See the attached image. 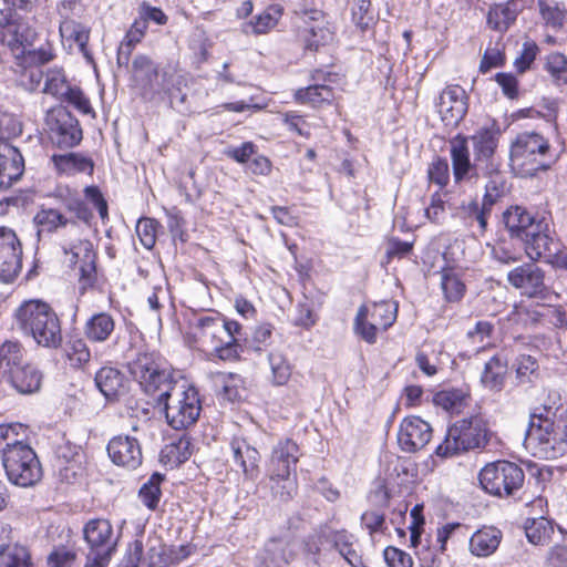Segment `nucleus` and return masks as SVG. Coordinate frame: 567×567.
Masks as SVG:
<instances>
[{
	"label": "nucleus",
	"mask_w": 567,
	"mask_h": 567,
	"mask_svg": "<svg viewBox=\"0 0 567 567\" xmlns=\"http://www.w3.org/2000/svg\"><path fill=\"white\" fill-rule=\"evenodd\" d=\"M493 432L488 422L480 415H471L452 423L442 443L435 449L440 457H451L470 451H483Z\"/></svg>",
	"instance_id": "7"
},
{
	"label": "nucleus",
	"mask_w": 567,
	"mask_h": 567,
	"mask_svg": "<svg viewBox=\"0 0 567 567\" xmlns=\"http://www.w3.org/2000/svg\"><path fill=\"white\" fill-rule=\"evenodd\" d=\"M516 16L511 2L493 4L487 12V24L491 29L503 32L514 23Z\"/></svg>",
	"instance_id": "47"
},
{
	"label": "nucleus",
	"mask_w": 567,
	"mask_h": 567,
	"mask_svg": "<svg viewBox=\"0 0 567 567\" xmlns=\"http://www.w3.org/2000/svg\"><path fill=\"white\" fill-rule=\"evenodd\" d=\"M106 451L114 465L130 471L136 470L143 462L142 446L134 436H113L106 445Z\"/></svg>",
	"instance_id": "19"
},
{
	"label": "nucleus",
	"mask_w": 567,
	"mask_h": 567,
	"mask_svg": "<svg viewBox=\"0 0 567 567\" xmlns=\"http://www.w3.org/2000/svg\"><path fill=\"white\" fill-rule=\"evenodd\" d=\"M103 280L104 276L97 268V261L91 262L78 271L79 293L84 296L87 291L96 289Z\"/></svg>",
	"instance_id": "57"
},
{
	"label": "nucleus",
	"mask_w": 567,
	"mask_h": 567,
	"mask_svg": "<svg viewBox=\"0 0 567 567\" xmlns=\"http://www.w3.org/2000/svg\"><path fill=\"white\" fill-rule=\"evenodd\" d=\"M491 213L492 209L485 203H480L477 198L471 199L468 203H462L457 210L464 224L468 227L476 225L482 235L487 230Z\"/></svg>",
	"instance_id": "41"
},
{
	"label": "nucleus",
	"mask_w": 567,
	"mask_h": 567,
	"mask_svg": "<svg viewBox=\"0 0 567 567\" xmlns=\"http://www.w3.org/2000/svg\"><path fill=\"white\" fill-rule=\"evenodd\" d=\"M465 90L458 84H449L440 95L439 113L445 126L455 127L465 117L468 104Z\"/></svg>",
	"instance_id": "20"
},
{
	"label": "nucleus",
	"mask_w": 567,
	"mask_h": 567,
	"mask_svg": "<svg viewBox=\"0 0 567 567\" xmlns=\"http://www.w3.org/2000/svg\"><path fill=\"white\" fill-rule=\"evenodd\" d=\"M185 340L190 348L210 351L220 361L238 362L245 351L246 338L240 322L209 309L193 315Z\"/></svg>",
	"instance_id": "1"
},
{
	"label": "nucleus",
	"mask_w": 567,
	"mask_h": 567,
	"mask_svg": "<svg viewBox=\"0 0 567 567\" xmlns=\"http://www.w3.org/2000/svg\"><path fill=\"white\" fill-rule=\"evenodd\" d=\"M132 69L138 81L141 97L145 102L157 101L162 97V92L155 90L153 83L159 76V66L150 56L138 54L134 58Z\"/></svg>",
	"instance_id": "22"
},
{
	"label": "nucleus",
	"mask_w": 567,
	"mask_h": 567,
	"mask_svg": "<svg viewBox=\"0 0 567 567\" xmlns=\"http://www.w3.org/2000/svg\"><path fill=\"white\" fill-rule=\"evenodd\" d=\"M333 547L352 567H365L363 556L358 548L357 539L346 529L332 534Z\"/></svg>",
	"instance_id": "42"
},
{
	"label": "nucleus",
	"mask_w": 567,
	"mask_h": 567,
	"mask_svg": "<svg viewBox=\"0 0 567 567\" xmlns=\"http://www.w3.org/2000/svg\"><path fill=\"white\" fill-rule=\"evenodd\" d=\"M28 353L22 342L19 340H8L2 343V374L9 373V370L21 368L28 362Z\"/></svg>",
	"instance_id": "46"
},
{
	"label": "nucleus",
	"mask_w": 567,
	"mask_h": 567,
	"mask_svg": "<svg viewBox=\"0 0 567 567\" xmlns=\"http://www.w3.org/2000/svg\"><path fill=\"white\" fill-rule=\"evenodd\" d=\"M38 39L37 30L18 12L9 11L2 23V44L6 43L13 59Z\"/></svg>",
	"instance_id": "17"
},
{
	"label": "nucleus",
	"mask_w": 567,
	"mask_h": 567,
	"mask_svg": "<svg viewBox=\"0 0 567 567\" xmlns=\"http://www.w3.org/2000/svg\"><path fill=\"white\" fill-rule=\"evenodd\" d=\"M2 564L3 567H34L29 549L19 544L2 547Z\"/></svg>",
	"instance_id": "53"
},
{
	"label": "nucleus",
	"mask_w": 567,
	"mask_h": 567,
	"mask_svg": "<svg viewBox=\"0 0 567 567\" xmlns=\"http://www.w3.org/2000/svg\"><path fill=\"white\" fill-rule=\"evenodd\" d=\"M300 447L290 437L278 441L269 458V481L271 489L281 502L291 501L298 493L296 467L300 458Z\"/></svg>",
	"instance_id": "8"
},
{
	"label": "nucleus",
	"mask_w": 567,
	"mask_h": 567,
	"mask_svg": "<svg viewBox=\"0 0 567 567\" xmlns=\"http://www.w3.org/2000/svg\"><path fill=\"white\" fill-rule=\"evenodd\" d=\"M164 475L155 472L151 475L148 481L144 483L140 491H138V497L143 505L152 511H157L162 497V488L161 485L164 482Z\"/></svg>",
	"instance_id": "48"
},
{
	"label": "nucleus",
	"mask_w": 567,
	"mask_h": 567,
	"mask_svg": "<svg viewBox=\"0 0 567 567\" xmlns=\"http://www.w3.org/2000/svg\"><path fill=\"white\" fill-rule=\"evenodd\" d=\"M505 228L512 238L523 243L524 251L532 261L549 259L555 239L548 219L539 213H530L522 206H511L503 214Z\"/></svg>",
	"instance_id": "5"
},
{
	"label": "nucleus",
	"mask_w": 567,
	"mask_h": 567,
	"mask_svg": "<svg viewBox=\"0 0 567 567\" xmlns=\"http://www.w3.org/2000/svg\"><path fill=\"white\" fill-rule=\"evenodd\" d=\"M155 406H162L166 421L174 430H186L194 425L202 412V399L198 389L187 383H177L174 394L158 402Z\"/></svg>",
	"instance_id": "14"
},
{
	"label": "nucleus",
	"mask_w": 567,
	"mask_h": 567,
	"mask_svg": "<svg viewBox=\"0 0 567 567\" xmlns=\"http://www.w3.org/2000/svg\"><path fill=\"white\" fill-rule=\"evenodd\" d=\"M230 449L233 452V460L244 474V477L249 481H256L260 475V453L250 445L244 437H233L230 441Z\"/></svg>",
	"instance_id": "26"
},
{
	"label": "nucleus",
	"mask_w": 567,
	"mask_h": 567,
	"mask_svg": "<svg viewBox=\"0 0 567 567\" xmlns=\"http://www.w3.org/2000/svg\"><path fill=\"white\" fill-rule=\"evenodd\" d=\"M59 31L63 35L68 34V38L73 40L79 50L84 54L89 55L87 44L90 41V28L85 27L78 21H60Z\"/></svg>",
	"instance_id": "52"
},
{
	"label": "nucleus",
	"mask_w": 567,
	"mask_h": 567,
	"mask_svg": "<svg viewBox=\"0 0 567 567\" xmlns=\"http://www.w3.org/2000/svg\"><path fill=\"white\" fill-rule=\"evenodd\" d=\"M415 241L402 240L399 237H390L386 240L385 260L391 262L394 259L409 257L414 249Z\"/></svg>",
	"instance_id": "63"
},
{
	"label": "nucleus",
	"mask_w": 567,
	"mask_h": 567,
	"mask_svg": "<svg viewBox=\"0 0 567 567\" xmlns=\"http://www.w3.org/2000/svg\"><path fill=\"white\" fill-rule=\"evenodd\" d=\"M2 467L10 483L32 487L43 476L40 460L29 444H7L2 449Z\"/></svg>",
	"instance_id": "13"
},
{
	"label": "nucleus",
	"mask_w": 567,
	"mask_h": 567,
	"mask_svg": "<svg viewBox=\"0 0 567 567\" xmlns=\"http://www.w3.org/2000/svg\"><path fill=\"white\" fill-rule=\"evenodd\" d=\"M557 392H548L529 413L525 444L539 458H557L567 452V408Z\"/></svg>",
	"instance_id": "2"
},
{
	"label": "nucleus",
	"mask_w": 567,
	"mask_h": 567,
	"mask_svg": "<svg viewBox=\"0 0 567 567\" xmlns=\"http://www.w3.org/2000/svg\"><path fill=\"white\" fill-rule=\"evenodd\" d=\"M508 192L506 178L499 174H493L489 176L485 185V193L482 202L485 203L491 209L499 202Z\"/></svg>",
	"instance_id": "54"
},
{
	"label": "nucleus",
	"mask_w": 567,
	"mask_h": 567,
	"mask_svg": "<svg viewBox=\"0 0 567 567\" xmlns=\"http://www.w3.org/2000/svg\"><path fill=\"white\" fill-rule=\"evenodd\" d=\"M147 24L144 20H142L140 17H137L132 24L130 25L128 30L126 31L123 40L120 43L118 50H117V63L118 64H125L127 65L131 56L133 54V51L135 50L136 45L140 44L143 39L145 38L147 33Z\"/></svg>",
	"instance_id": "40"
},
{
	"label": "nucleus",
	"mask_w": 567,
	"mask_h": 567,
	"mask_svg": "<svg viewBox=\"0 0 567 567\" xmlns=\"http://www.w3.org/2000/svg\"><path fill=\"white\" fill-rule=\"evenodd\" d=\"M545 306L540 303H516L507 316L509 324L518 331H527L539 326L544 318Z\"/></svg>",
	"instance_id": "30"
},
{
	"label": "nucleus",
	"mask_w": 567,
	"mask_h": 567,
	"mask_svg": "<svg viewBox=\"0 0 567 567\" xmlns=\"http://www.w3.org/2000/svg\"><path fill=\"white\" fill-rule=\"evenodd\" d=\"M431 425L417 415H409L400 422L398 443L406 453H415L424 449L432 439Z\"/></svg>",
	"instance_id": "18"
},
{
	"label": "nucleus",
	"mask_w": 567,
	"mask_h": 567,
	"mask_svg": "<svg viewBox=\"0 0 567 567\" xmlns=\"http://www.w3.org/2000/svg\"><path fill=\"white\" fill-rule=\"evenodd\" d=\"M554 163L551 145L544 135L534 131L516 134L509 146V166L519 177H533L548 171Z\"/></svg>",
	"instance_id": "6"
},
{
	"label": "nucleus",
	"mask_w": 567,
	"mask_h": 567,
	"mask_svg": "<svg viewBox=\"0 0 567 567\" xmlns=\"http://www.w3.org/2000/svg\"><path fill=\"white\" fill-rule=\"evenodd\" d=\"M440 288L444 300L450 303L460 302L466 293V285L454 266H444L439 271Z\"/></svg>",
	"instance_id": "36"
},
{
	"label": "nucleus",
	"mask_w": 567,
	"mask_h": 567,
	"mask_svg": "<svg viewBox=\"0 0 567 567\" xmlns=\"http://www.w3.org/2000/svg\"><path fill=\"white\" fill-rule=\"evenodd\" d=\"M33 223L39 233H56L60 228H65L69 224H74L63 213L56 208H40L33 217Z\"/></svg>",
	"instance_id": "44"
},
{
	"label": "nucleus",
	"mask_w": 567,
	"mask_h": 567,
	"mask_svg": "<svg viewBox=\"0 0 567 567\" xmlns=\"http://www.w3.org/2000/svg\"><path fill=\"white\" fill-rule=\"evenodd\" d=\"M78 558L74 549L61 545L53 548L48 556L49 567H72Z\"/></svg>",
	"instance_id": "64"
},
{
	"label": "nucleus",
	"mask_w": 567,
	"mask_h": 567,
	"mask_svg": "<svg viewBox=\"0 0 567 567\" xmlns=\"http://www.w3.org/2000/svg\"><path fill=\"white\" fill-rule=\"evenodd\" d=\"M450 155L452 159L453 177L456 184L470 179L475 172V164L471 162L468 137L458 133L450 140Z\"/></svg>",
	"instance_id": "27"
},
{
	"label": "nucleus",
	"mask_w": 567,
	"mask_h": 567,
	"mask_svg": "<svg viewBox=\"0 0 567 567\" xmlns=\"http://www.w3.org/2000/svg\"><path fill=\"white\" fill-rule=\"evenodd\" d=\"M344 75L339 72L324 68H316L309 73L311 83L295 90L292 100L296 104L307 106L311 110L338 106L336 90L337 86L341 84Z\"/></svg>",
	"instance_id": "11"
},
{
	"label": "nucleus",
	"mask_w": 567,
	"mask_h": 567,
	"mask_svg": "<svg viewBox=\"0 0 567 567\" xmlns=\"http://www.w3.org/2000/svg\"><path fill=\"white\" fill-rule=\"evenodd\" d=\"M65 252L71 255L70 265L76 271L97 261L99 258L97 250L90 239L78 240Z\"/></svg>",
	"instance_id": "45"
},
{
	"label": "nucleus",
	"mask_w": 567,
	"mask_h": 567,
	"mask_svg": "<svg viewBox=\"0 0 567 567\" xmlns=\"http://www.w3.org/2000/svg\"><path fill=\"white\" fill-rule=\"evenodd\" d=\"M12 329L33 339L42 348L59 349L63 341V323L51 303L40 298L23 300L11 315Z\"/></svg>",
	"instance_id": "4"
},
{
	"label": "nucleus",
	"mask_w": 567,
	"mask_h": 567,
	"mask_svg": "<svg viewBox=\"0 0 567 567\" xmlns=\"http://www.w3.org/2000/svg\"><path fill=\"white\" fill-rule=\"evenodd\" d=\"M24 173V158L20 151L11 144L2 143V187H9L19 181Z\"/></svg>",
	"instance_id": "38"
},
{
	"label": "nucleus",
	"mask_w": 567,
	"mask_h": 567,
	"mask_svg": "<svg viewBox=\"0 0 567 567\" xmlns=\"http://www.w3.org/2000/svg\"><path fill=\"white\" fill-rule=\"evenodd\" d=\"M295 14L299 21L296 27V40L305 53H317L333 44L336 27L326 11L302 7Z\"/></svg>",
	"instance_id": "10"
},
{
	"label": "nucleus",
	"mask_w": 567,
	"mask_h": 567,
	"mask_svg": "<svg viewBox=\"0 0 567 567\" xmlns=\"http://www.w3.org/2000/svg\"><path fill=\"white\" fill-rule=\"evenodd\" d=\"M507 281L530 298L543 296L546 290L545 272L534 262H524L509 270Z\"/></svg>",
	"instance_id": "21"
},
{
	"label": "nucleus",
	"mask_w": 567,
	"mask_h": 567,
	"mask_svg": "<svg viewBox=\"0 0 567 567\" xmlns=\"http://www.w3.org/2000/svg\"><path fill=\"white\" fill-rule=\"evenodd\" d=\"M56 58L53 42L47 40L38 49H24L23 52L14 59V63L23 72L28 69L39 68L52 62Z\"/></svg>",
	"instance_id": "39"
},
{
	"label": "nucleus",
	"mask_w": 567,
	"mask_h": 567,
	"mask_svg": "<svg viewBox=\"0 0 567 567\" xmlns=\"http://www.w3.org/2000/svg\"><path fill=\"white\" fill-rule=\"evenodd\" d=\"M194 453L192 439L182 434L177 440L166 444L161 451V462L169 467H177L189 460Z\"/></svg>",
	"instance_id": "37"
},
{
	"label": "nucleus",
	"mask_w": 567,
	"mask_h": 567,
	"mask_svg": "<svg viewBox=\"0 0 567 567\" xmlns=\"http://www.w3.org/2000/svg\"><path fill=\"white\" fill-rule=\"evenodd\" d=\"M280 121L290 133L307 140L311 137L310 124L305 114L298 111H286L280 113Z\"/></svg>",
	"instance_id": "56"
},
{
	"label": "nucleus",
	"mask_w": 567,
	"mask_h": 567,
	"mask_svg": "<svg viewBox=\"0 0 567 567\" xmlns=\"http://www.w3.org/2000/svg\"><path fill=\"white\" fill-rule=\"evenodd\" d=\"M68 85L66 76L63 69L53 68L49 69L45 73V82L43 91L52 94L53 96H62L66 91Z\"/></svg>",
	"instance_id": "61"
},
{
	"label": "nucleus",
	"mask_w": 567,
	"mask_h": 567,
	"mask_svg": "<svg viewBox=\"0 0 567 567\" xmlns=\"http://www.w3.org/2000/svg\"><path fill=\"white\" fill-rule=\"evenodd\" d=\"M50 161L59 176H74L83 173L92 176L94 173L93 159L82 153L53 154Z\"/></svg>",
	"instance_id": "29"
},
{
	"label": "nucleus",
	"mask_w": 567,
	"mask_h": 567,
	"mask_svg": "<svg viewBox=\"0 0 567 567\" xmlns=\"http://www.w3.org/2000/svg\"><path fill=\"white\" fill-rule=\"evenodd\" d=\"M4 378L18 392L23 394L37 392L42 382V373L30 361L22 364L21 368L9 370Z\"/></svg>",
	"instance_id": "33"
},
{
	"label": "nucleus",
	"mask_w": 567,
	"mask_h": 567,
	"mask_svg": "<svg viewBox=\"0 0 567 567\" xmlns=\"http://www.w3.org/2000/svg\"><path fill=\"white\" fill-rule=\"evenodd\" d=\"M361 527L367 530L369 536L383 535L386 529V520L384 511L367 509L360 517Z\"/></svg>",
	"instance_id": "58"
},
{
	"label": "nucleus",
	"mask_w": 567,
	"mask_h": 567,
	"mask_svg": "<svg viewBox=\"0 0 567 567\" xmlns=\"http://www.w3.org/2000/svg\"><path fill=\"white\" fill-rule=\"evenodd\" d=\"M99 391L109 401H118L128 392V380L125 374L113 365L101 367L94 375Z\"/></svg>",
	"instance_id": "24"
},
{
	"label": "nucleus",
	"mask_w": 567,
	"mask_h": 567,
	"mask_svg": "<svg viewBox=\"0 0 567 567\" xmlns=\"http://www.w3.org/2000/svg\"><path fill=\"white\" fill-rule=\"evenodd\" d=\"M213 45L214 43L210 40L207 31L203 27H196L189 39L188 48L197 63H204L208 61L210 56L209 51Z\"/></svg>",
	"instance_id": "51"
},
{
	"label": "nucleus",
	"mask_w": 567,
	"mask_h": 567,
	"mask_svg": "<svg viewBox=\"0 0 567 567\" xmlns=\"http://www.w3.org/2000/svg\"><path fill=\"white\" fill-rule=\"evenodd\" d=\"M22 269V247L11 229L2 227V282L11 284Z\"/></svg>",
	"instance_id": "23"
},
{
	"label": "nucleus",
	"mask_w": 567,
	"mask_h": 567,
	"mask_svg": "<svg viewBox=\"0 0 567 567\" xmlns=\"http://www.w3.org/2000/svg\"><path fill=\"white\" fill-rule=\"evenodd\" d=\"M161 223L151 217H142L137 220L135 231L142 246L148 250L154 248Z\"/></svg>",
	"instance_id": "55"
},
{
	"label": "nucleus",
	"mask_w": 567,
	"mask_h": 567,
	"mask_svg": "<svg viewBox=\"0 0 567 567\" xmlns=\"http://www.w3.org/2000/svg\"><path fill=\"white\" fill-rule=\"evenodd\" d=\"M269 363L271 368L272 383L275 385H285L292 372L289 361L279 353L269 354Z\"/></svg>",
	"instance_id": "60"
},
{
	"label": "nucleus",
	"mask_w": 567,
	"mask_h": 567,
	"mask_svg": "<svg viewBox=\"0 0 567 567\" xmlns=\"http://www.w3.org/2000/svg\"><path fill=\"white\" fill-rule=\"evenodd\" d=\"M351 21L362 33L372 30L377 24L371 0H352Z\"/></svg>",
	"instance_id": "49"
},
{
	"label": "nucleus",
	"mask_w": 567,
	"mask_h": 567,
	"mask_svg": "<svg viewBox=\"0 0 567 567\" xmlns=\"http://www.w3.org/2000/svg\"><path fill=\"white\" fill-rule=\"evenodd\" d=\"M501 131L494 122L489 126L478 128L474 135L471 136L474 146L475 162L489 161L496 152L498 146Z\"/></svg>",
	"instance_id": "35"
},
{
	"label": "nucleus",
	"mask_w": 567,
	"mask_h": 567,
	"mask_svg": "<svg viewBox=\"0 0 567 567\" xmlns=\"http://www.w3.org/2000/svg\"><path fill=\"white\" fill-rule=\"evenodd\" d=\"M525 534L532 544L544 545L554 534V527L545 517L532 518L526 522Z\"/></svg>",
	"instance_id": "50"
},
{
	"label": "nucleus",
	"mask_w": 567,
	"mask_h": 567,
	"mask_svg": "<svg viewBox=\"0 0 567 567\" xmlns=\"http://www.w3.org/2000/svg\"><path fill=\"white\" fill-rule=\"evenodd\" d=\"M399 303L380 300L362 303L353 319V332L368 344L378 341L379 333L388 331L396 321Z\"/></svg>",
	"instance_id": "12"
},
{
	"label": "nucleus",
	"mask_w": 567,
	"mask_h": 567,
	"mask_svg": "<svg viewBox=\"0 0 567 567\" xmlns=\"http://www.w3.org/2000/svg\"><path fill=\"white\" fill-rule=\"evenodd\" d=\"M83 536L93 556V565L106 564L116 545L111 522L106 518L90 519L83 527Z\"/></svg>",
	"instance_id": "15"
},
{
	"label": "nucleus",
	"mask_w": 567,
	"mask_h": 567,
	"mask_svg": "<svg viewBox=\"0 0 567 567\" xmlns=\"http://www.w3.org/2000/svg\"><path fill=\"white\" fill-rule=\"evenodd\" d=\"M127 369L154 406L174 394L179 382V371L158 350L137 352Z\"/></svg>",
	"instance_id": "3"
},
{
	"label": "nucleus",
	"mask_w": 567,
	"mask_h": 567,
	"mask_svg": "<svg viewBox=\"0 0 567 567\" xmlns=\"http://www.w3.org/2000/svg\"><path fill=\"white\" fill-rule=\"evenodd\" d=\"M116 329L113 316L106 311L93 313L83 324V334L91 343L107 342Z\"/></svg>",
	"instance_id": "31"
},
{
	"label": "nucleus",
	"mask_w": 567,
	"mask_h": 567,
	"mask_svg": "<svg viewBox=\"0 0 567 567\" xmlns=\"http://www.w3.org/2000/svg\"><path fill=\"white\" fill-rule=\"evenodd\" d=\"M85 337L69 334L61 348V358L73 371H85L92 361V351Z\"/></svg>",
	"instance_id": "25"
},
{
	"label": "nucleus",
	"mask_w": 567,
	"mask_h": 567,
	"mask_svg": "<svg viewBox=\"0 0 567 567\" xmlns=\"http://www.w3.org/2000/svg\"><path fill=\"white\" fill-rule=\"evenodd\" d=\"M503 538L502 532L493 526H483L473 533L468 540L470 553L475 557H488L498 548Z\"/></svg>",
	"instance_id": "32"
},
{
	"label": "nucleus",
	"mask_w": 567,
	"mask_h": 567,
	"mask_svg": "<svg viewBox=\"0 0 567 567\" xmlns=\"http://www.w3.org/2000/svg\"><path fill=\"white\" fill-rule=\"evenodd\" d=\"M546 71L557 83L567 84V56L559 52H554L547 55Z\"/></svg>",
	"instance_id": "62"
},
{
	"label": "nucleus",
	"mask_w": 567,
	"mask_h": 567,
	"mask_svg": "<svg viewBox=\"0 0 567 567\" xmlns=\"http://www.w3.org/2000/svg\"><path fill=\"white\" fill-rule=\"evenodd\" d=\"M472 400L470 385L444 388L433 394L432 402L450 415H460Z\"/></svg>",
	"instance_id": "28"
},
{
	"label": "nucleus",
	"mask_w": 567,
	"mask_h": 567,
	"mask_svg": "<svg viewBox=\"0 0 567 567\" xmlns=\"http://www.w3.org/2000/svg\"><path fill=\"white\" fill-rule=\"evenodd\" d=\"M284 16V7L278 3L269 4L262 12L255 16L247 25L255 35L269 33L277 27Z\"/></svg>",
	"instance_id": "43"
},
{
	"label": "nucleus",
	"mask_w": 567,
	"mask_h": 567,
	"mask_svg": "<svg viewBox=\"0 0 567 567\" xmlns=\"http://www.w3.org/2000/svg\"><path fill=\"white\" fill-rule=\"evenodd\" d=\"M48 126L50 141L60 150L73 148L83 140L79 120L64 107L51 111Z\"/></svg>",
	"instance_id": "16"
},
{
	"label": "nucleus",
	"mask_w": 567,
	"mask_h": 567,
	"mask_svg": "<svg viewBox=\"0 0 567 567\" xmlns=\"http://www.w3.org/2000/svg\"><path fill=\"white\" fill-rule=\"evenodd\" d=\"M481 488L489 496L501 499H520L526 474L523 467L509 460L486 463L477 475Z\"/></svg>",
	"instance_id": "9"
},
{
	"label": "nucleus",
	"mask_w": 567,
	"mask_h": 567,
	"mask_svg": "<svg viewBox=\"0 0 567 567\" xmlns=\"http://www.w3.org/2000/svg\"><path fill=\"white\" fill-rule=\"evenodd\" d=\"M427 179L439 186L440 190L450 183V165L445 157L435 156L427 166Z\"/></svg>",
	"instance_id": "59"
},
{
	"label": "nucleus",
	"mask_w": 567,
	"mask_h": 567,
	"mask_svg": "<svg viewBox=\"0 0 567 567\" xmlns=\"http://www.w3.org/2000/svg\"><path fill=\"white\" fill-rule=\"evenodd\" d=\"M507 371V358L501 353H496L484 364L480 381L485 389L493 392H501L505 386Z\"/></svg>",
	"instance_id": "34"
}]
</instances>
